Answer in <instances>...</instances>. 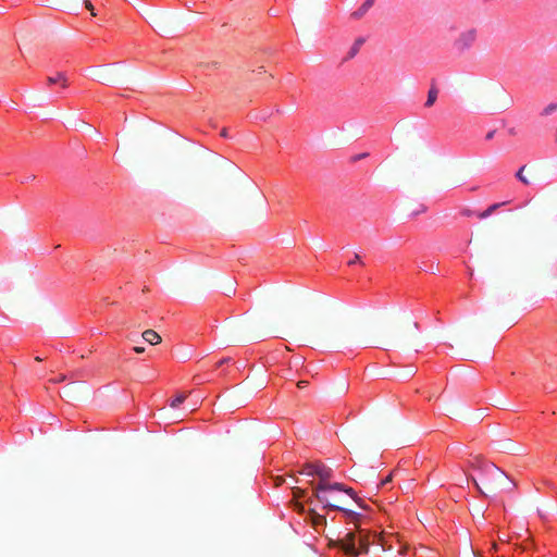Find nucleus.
I'll use <instances>...</instances> for the list:
<instances>
[{"mask_svg": "<svg viewBox=\"0 0 557 557\" xmlns=\"http://www.w3.org/2000/svg\"><path fill=\"white\" fill-rule=\"evenodd\" d=\"M341 548L346 555L351 557H360L368 553L369 542L361 532L348 531L339 541Z\"/></svg>", "mask_w": 557, "mask_h": 557, "instance_id": "obj_1", "label": "nucleus"}, {"mask_svg": "<svg viewBox=\"0 0 557 557\" xmlns=\"http://www.w3.org/2000/svg\"><path fill=\"white\" fill-rule=\"evenodd\" d=\"M343 490H345V484L343 483H329V482H320L317 487L314 488V497L315 499L323 504V507L325 509H327L326 507V504H330L326 496H325V492H330V491H337V492H343Z\"/></svg>", "mask_w": 557, "mask_h": 557, "instance_id": "obj_2", "label": "nucleus"}, {"mask_svg": "<svg viewBox=\"0 0 557 557\" xmlns=\"http://www.w3.org/2000/svg\"><path fill=\"white\" fill-rule=\"evenodd\" d=\"M476 40V30L471 28V29H468L466 32H462L459 37L455 40V48L459 51V52H463L468 49H470L473 44L475 42Z\"/></svg>", "mask_w": 557, "mask_h": 557, "instance_id": "obj_3", "label": "nucleus"}, {"mask_svg": "<svg viewBox=\"0 0 557 557\" xmlns=\"http://www.w3.org/2000/svg\"><path fill=\"white\" fill-rule=\"evenodd\" d=\"M326 507L329 510H336L343 512L348 524H354L355 527L358 525V522L361 518L360 513L332 504H326Z\"/></svg>", "mask_w": 557, "mask_h": 557, "instance_id": "obj_4", "label": "nucleus"}, {"mask_svg": "<svg viewBox=\"0 0 557 557\" xmlns=\"http://www.w3.org/2000/svg\"><path fill=\"white\" fill-rule=\"evenodd\" d=\"M306 520H308L318 532H320V530H322L326 524L325 516L318 513L314 509H310L308 511Z\"/></svg>", "mask_w": 557, "mask_h": 557, "instance_id": "obj_5", "label": "nucleus"}, {"mask_svg": "<svg viewBox=\"0 0 557 557\" xmlns=\"http://www.w3.org/2000/svg\"><path fill=\"white\" fill-rule=\"evenodd\" d=\"M60 86L62 89L67 87V78L65 77L64 73H57L55 75H51L47 77V86Z\"/></svg>", "mask_w": 557, "mask_h": 557, "instance_id": "obj_6", "label": "nucleus"}, {"mask_svg": "<svg viewBox=\"0 0 557 557\" xmlns=\"http://www.w3.org/2000/svg\"><path fill=\"white\" fill-rule=\"evenodd\" d=\"M317 476L320 479V482H327V480L333 476V470L324 463L319 462Z\"/></svg>", "mask_w": 557, "mask_h": 557, "instance_id": "obj_7", "label": "nucleus"}, {"mask_svg": "<svg viewBox=\"0 0 557 557\" xmlns=\"http://www.w3.org/2000/svg\"><path fill=\"white\" fill-rule=\"evenodd\" d=\"M479 468L485 469L487 472H491L493 475H504V472L496 467L494 463H487L482 459L475 458Z\"/></svg>", "mask_w": 557, "mask_h": 557, "instance_id": "obj_8", "label": "nucleus"}, {"mask_svg": "<svg viewBox=\"0 0 557 557\" xmlns=\"http://www.w3.org/2000/svg\"><path fill=\"white\" fill-rule=\"evenodd\" d=\"M374 4V0H366L356 11L352 12L351 16L355 18L362 17Z\"/></svg>", "mask_w": 557, "mask_h": 557, "instance_id": "obj_9", "label": "nucleus"}, {"mask_svg": "<svg viewBox=\"0 0 557 557\" xmlns=\"http://www.w3.org/2000/svg\"><path fill=\"white\" fill-rule=\"evenodd\" d=\"M318 465H319V462H308V463L304 465L300 470V474L311 476V478L317 476Z\"/></svg>", "mask_w": 557, "mask_h": 557, "instance_id": "obj_10", "label": "nucleus"}, {"mask_svg": "<svg viewBox=\"0 0 557 557\" xmlns=\"http://www.w3.org/2000/svg\"><path fill=\"white\" fill-rule=\"evenodd\" d=\"M143 338H144L147 343H149V344H151V345L158 344V343H160V341H161L160 335H159L157 332H154L153 330H146V331L143 333Z\"/></svg>", "mask_w": 557, "mask_h": 557, "instance_id": "obj_11", "label": "nucleus"}, {"mask_svg": "<svg viewBox=\"0 0 557 557\" xmlns=\"http://www.w3.org/2000/svg\"><path fill=\"white\" fill-rule=\"evenodd\" d=\"M505 205L503 203H494L490 206L486 210L479 212L476 216L481 220L488 218L492 213H494L500 206Z\"/></svg>", "mask_w": 557, "mask_h": 557, "instance_id": "obj_12", "label": "nucleus"}, {"mask_svg": "<svg viewBox=\"0 0 557 557\" xmlns=\"http://www.w3.org/2000/svg\"><path fill=\"white\" fill-rule=\"evenodd\" d=\"M364 44V39L362 37L355 40L354 45L350 47L348 52V58H354L360 50L361 46Z\"/></svg>", "mask_w": 557, "mask_h": 557, "instance_id": "obj_13", "label": "nucleus"}, {"mask_svg": "<svg viewBox=\"0 0 557 557\" xmlns=\"http://www.w3.org/2000/svg\"><path fill=\"white\" fill-rule=\"evenodd\" d=\"M437 89L432 87L429 92H428V99L425 101V107H432L434 104V102L436 101L437 99Z\"/></svg>", "mask_w": 557, "mask_h": 557, "instance_id": "obj_14", "label": "nucleus"}, {"mask_svg": "<svg viewBox=\"0 0 557 557\" xmlns=\"http://www.w3.org/2000/svg\"><path fill=\"white\" fill-rule=\"evenodd\" d=\"M185 398L186 396L184 394H180L171 400L170 406L172 408H178L184 403Z\"/></svg>", "mask_w": 557, "mask_h": 557, "instance_id": "obj_15", "label": "nucleus"}, {"mask_svg": "<svg viewBox=\"0 0 557 557\" xmlns=\"http://www.w3.org/2000/svg\"><path fill=\"white\" fill-rule=\"evenodd\" d=\"M525 169V165L521 166L518 172L516 173V177L523 183L524 185H529L528 178L523 175V171Z\"/></svg>", "mask_w": 557, "mask_h": 557, "instance_id": "obj_16", "label": "nucleus"}, {"mask_svg": "<svg viewBox=\"0 0 557 557\" xmlns=\"http://www.w3.org/2000/svg\"><path fill=\"white\" fill-rule=\"evenodd\" d=\"M557 109V103H550L542 111V115H549Z\"/></svg>", "mask_w": 557, "mask_h": 557, "instance_id": "obj_17", "label": "nucleus"}, {"mask_svg": "<svg viewBox=\"0 0 557 557\" xmlns=\"http://www.w3.org/2000/svg\"><path fill=\"white\" fill-rule=\"evenodd\" d=\"M343 492L349 495L351 498L356 497V492L351 487L345 485V490H343Z\"/></svg>", "mask_w": 557, "mask_h": 557, "instance_id": "obj_18", "label": "nucleus"}, {"mask_svg": "<svg viewBox=\"0 0 557 557\" xmlns=\"http://www.w3.org/2000/svg\"><path fill=\"white\" fill-rule=\"evenodd\" d=\"M392 481V475L388 474L384 479L381 480L380 485L382 487L386 486Z\"/></svg>", "mask_w": 557, "mask_h": 557, "instance_id": "obj_19", "label": "nucleus"}, {"mask_svg": "<svg viewBox=\"0 0 557 557\" xmlns=\"http://www.w3.org/2000/svg\"><path fill=\"white\" fill-rule=\"evenodd\" d=\"M85 7L91 12V15L96 16V13L94 12V5L89 0H85Z\"/></svg>", "mask_w": 557, "mask_h": 557, "instance_id": "obj_20", "label": "nucleus"}, {"mask_svg": "<svg viewBox=\"0 0 557 557\" xmlns=\"http://www.w3.org/2000/svg\"><path fill=\"white\" fill-rule=\"evenodd\" d=\"M360 260V256L358 253H355L354 258L348 261V265H352L357 263Z\"/></svg>", "mask_w": 557, "mask_h": 557, "instance_id": "obj_21", "label": "nucleus"}, {"mask_svg": "<svg viewBox=\"0 0 557 557\" xmlns=\"http://www.w3.org/2000/svg\"><path fill=\"white\" fill-rule=\"evenodd\" d=\"M304 493H305V492H304L301 488H299V487H294V495H295L296 497L304 496Z\"/></svg>", "mask_w": 557, "mask_h": 557, "instance_id": "obj_22", "label": "nucleus"}, {"mask_svg": "<svg viewBox=\"0 0 557 557\" xmlns=\"http://www.w3.org/2000/svg\"><path fill=\"white\" fill-rule=\"evenodd\" d=\"M220 136L223 138H228V132L227 128H222Z\"/></svg>", "mask_w": 557, "mask_h": 557, "instance_id": "obj_23", "label": "nucleus"}, {"mask_svg": "<svg viewBox=\"0 0 557 557\" xmlns=\"http://www.w3.org/2000/svg\"><path fill=\"white\" fill-rule=\"evenodd\" d=\"M367 156H368L367 153L357 154V156L352 157V161H358L362 158H366Z\"/></svg>", "mask_w": 557, "mask_h": 557, "instance_id": "obj_24", "label": "nucleus"}, {"mask_svg": "<svg viewBox=\"0 0 557 557\" xmlns=\"http://www.w3.org/2000/svg\"><path fill=\"white\" fill-rule=\"evenodd\" d=\"M230 359H222L219 361L218 367H222L224 363H227Z\"/></svg>", "mask_w": 557, "mask_h": 557, "instance_id": "obj_25", "label": "nucleus"}, {"mask_svg": "<svg viewBox=\"0 0 557 557\" xmlns=\"http://www.w3.org/2000/svg\"><path fill=\"white\" fill-rule=\"evenodd\" d=\"M494 133H495L494 131L488 132V133H487V135H486V139H487V140L492 139V138H493V136H494Z\"/></svg>", "mask_w": 557, "mask_h": 557, "instance_id": "obj_26", "label": "nucleus"}, {"mask_svg": "<svg viewBox=\"0 0 557 557\" xmlns=\"http://www.w3.org/2000/svg\"><path fill=\"white\" fill-rule=\"evenodd\" d=\"M305 384H306V382H305V381H300V382L298 383V386H299V387H305Z\"/></svg>", "mask_w": 557, "mask_h": 557, "instance_id": "obj_27", "label": "nucleus"}, {"mask_svg": "<svg viewBox=\"0 0 557 557\" xmlns=\"http://www.w3.org/2000/svg\"><path fill=\"white\" fill-rule=\"evenodd\" d=\"M462 214H463V215H470V210H463V211H462Z\"/></svg>", "mask_w": 557, "mask_h": 557, "instance_id": "obj_28", "label": "nucleus"}, {"mask_svg": "<svg viewBox=\"0 0 557 557\" xmlns=\"http://www.w3.org/2000/svg\"><path fill=\"white\" fill-rule=\"evenodd\" d=\"M135 351H136V352H143V351H144V348L136 347V348H135Z\"/></svg>", "mask_w": 557, "mask_h": 557, "instance_id": "obj_29", "label": "nucleus"}, {"mask_svg": "<svg viewBox=\"0 0 557 557\" xmlns=\"http://www.w3.org/2000/svg\"><path fill=\"white\" fill-rule=\"evenodd\" d=\"M63 379H64V376H60V379H54L53 381L59 382V381H62Z\"/></svg>", "mask_w": 557, "mask_h": 557, "instance_id": "obj_30", "label": "nucleus"}]
</instances>
